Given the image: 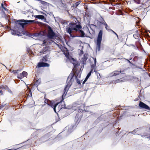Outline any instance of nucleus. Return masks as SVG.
<instances>
[{
  "label": "nucleus",
  "mask_w": 150,
  "mask_h": 150,
  "mask_svg": "<svg viewBox=\"0 0 150 150\" xmlns=\"http://www.w3.org/2000/svg\"><path fill=\"white\" fill-rule=\"evenodd\" d=\"M50 48L48 47H45L40 52V53L43 54H45L46 55L44 57H43V59L40 60L41 62L38 63L37 67L39 68L42 67H48L50 65L48 64L45 62H46L47 61V58L49 57L48 54H50Z\"/></svg>",
  "instance_id": "3"
},
{
  "label": "nucleus",
  "mask_w": 150,
  "mask_h": 150,
  "mask_svg": "<svg viewBox=\"0 0 150 150\" xmlns=\"http://www.w3.org/2000/svg\"><path fill=\"white\" fill-rule=\"evenodd\" d=\"M4 105H1L0 106V109H1L3 108L4 107Z\"/></svg>",
  "instance_id": "36"
},
{
  "label": "nucleus",
  "mask_w": 150,
  "mask_h": 150,
  "mask_svg": "<svg viewBox=\"0 0 150 150\" xmlns=\"http://www.w3.org/2000/svg\"><path fill=\"white\" fill-rule=\"evenodd\" d=\"M36 20H37L36 19H35V20H21L19 21L21 22H19L18 24H16L15 27L18 28V29H20L21 27L22 28H23L25 25L29 23H34Z\"/></svg>",
  "instance_id": "5"
},
{
  "label": "nucleus",
  "mask_w": 150,
  "mask_h": 150,
  "mask_svg": "<svg viewBox=\"0 0 150 150\" xmlns=\"http://www.w3.org/2000/svg\"><path fill=\"white\" fill-rule=\"evenodd\" d=\"M123 71H122V72H123ZM122 72V71L121 70H120V71H114L112 72L111 74H110V76H116L117 75H118L120 73Z\"/></svg>",
  "instance_id": "12"
},
{
  "label": "nucleus",
  "mask_w": 150,
  "mask_h": 150,
  "mask_svg": "<svg viewBox=\"0 0 150 150\" xmlns=\"http://www.w3.org/2000/svg\"><path fill=\"white\" fill-rule=\"evenodd\" d=\"M134 1L135 3L137 4H143L144 2V0H134Z\"/></svg>",
  "instance_id": "16"
},
{
  "label": "nucleus",
  "mask_w": 150,
  "mask_h": 150,
  "mask_svg": "<svg viewBox=\"0 0 150 150\" xmlns=\"http://www.w3.org/2000/svg\"><path fill=\"white\" fill-rule=\"evenodd\" d=\"M59 103H57L55 104L52 102L50 100H49L48 103L47 105L50 106L52 108H53L54 111L56 112V108L58 105Z\"/></svg>",
  "instance_id": "10"
},
{
  "label": "nucleus",
  "mask_w": 150,
  "mask_h": 150,
  "mask_svg": "<svg viewBox=\"0 0 150 150\" xmlns=\"http://www.w3.org/2000/svg\"><path fill=\"white\" fill-rule=\"evenodd\" d=\"M95 71H95V69L92 68L91 71L90 72L92 73L93 72H95Z\"/></svg>",
  "instance_id": "27"
},
{
  "label": "nucleus",
  "mask_w": 150,
  "mask_h": 150,
  "mask_svg": "<svg viewBox=\"0 0 150 150\" xmlns=\"http://www.w3.org/2000/svg\"><path fill=\"white\" fill-rule=\"evenodd\" d=\"M20 70H13V71H12V72L14 74H15L16 73H18V72L19 71H20Z\"/></svg>",
  "instance_id": "25"
},
{
  "label": "nucleus",
  "mask_w": 150,
  "mask_h": 150,
  "mask_svg": "<svg viewBox=\"0 0 150 150\" xmlns=\"http://www.w3.org/2000/svg\"><path fill=\"white\" fill-rule=\"evenodd\" d=\"M64 54L66 57V60L67 62H70L73 65L74 67L73 69V71H75L76 68L79 65L78 62L73 58L69 55V54L68 52H64Z\"/></svg>",
  "instance_id": "4"
},
{
  "label": "nucleus",
  "mask_w": 150,
  "mask_h": 150,
  "mask_svg": "<svg viewBox=\"0 0 150 150\" xmlns=\"http://www.w3.org/2000/svg\"><path fill=\"white\" fill-rule=\"evenodd\" d=\"M0 93L1 95L3 94L2 91L1 90H0Z\"/></svg>",
  "instance_id": "40"
},
{
  "label": "nucleus",
  "mask_w": 150,
  "mask_h": 150,
  "mask_svg": "<svg viewBox=\"0 0 150 150\" xmlns=\"http://www.w3.org/2000/svg\"><path fill=\"white\" fill-rule=\"evenodd\" d=\"M91 73L90 72L87 74L86 78V80H87L89 78L90 76L91 75Z\"/></svg>",
  "instance_id": "21"
},
{
  "label": "nucleus",
  "mask_w": 150,
  "mask_h": 150,
  "mask_svg": "<svg viewBox=\"0 0 150 150\" xmlns=\"http://www.w3.org/2000/svg\"><path fill=\"white\" fill-rule=\"evenodd\" d=\"M127 61H128V62H129L130 64H132V65H133V64H132V62H130V61L129 60H128V59H127Z\"/></svg>",
  "instance_id": "35"
},
{
  "label": "nucleus",
  "mask_w": 150,
  "mask_h": 150,
  "mask_svg": "<svg viewBox=\"0 0 150 150\" xmlns=\"http://www.w3.org/2000/svg\"><path fill=\"white\" fill-rule=\"evenodd\" d=\"M24 1H26V0H24Z\"/></svg>",
  "instance_id": "45"
},
{
  "label": "nucleus",
  "mask_w": 150,
  "mask_h": 150,
  "mask_svg": "<svg viewBox=\"0 0 150 150\" xmlns=\"http://www.w3.org/2000/svg\"><path fill=\"white\" fill-rule=\"evenodd\" d=\"M94 61V64H96V58H93Z\"/></svg>",
  "instance_id": "31"
},
{
  "label": "nucleus",
  "mask_w": 150,
  "mask_h": 150,
  "mask_svg": "<svg viewBox=\"0 0 150 150\" xmlns=\"http://www.w3.org/2000/svg\"><path fill=\"white\" fill-rule=\"evenodd\" d=\"M49 100H48V99H46L44 102H45V103H47V104H48V102L49 101Z\"/></svg>",
  "instance_id": "29"
},
{
  "label": "nucleus",
  "mask_w": 150,
  "mask_h": 150,
  "mask_svg": "<svg viewBox=\"0 0 150 150\" xmlns=\"http://www.w3.org/2000/svg\"><path fill=\"white\" fill-rule=\"evenodd\" d=\"M81 110H82H82H80V112H81Z\"/></svg>",
  "instance_id": "46"
},
{
  "label": "nucleus",
  "mask_w": 150,
  "mask_h": 150,
  "mask_svg": "<svg viewBox=\"0 0 150 150\" xmlns=\"http://www.w3.org/2000/svg\"><path fill=\"white\" fill-rule=\"evenodd\" d=\"M80 47H81V50H80V52L79 54L81 55H82L83 53V52L82 50V49L83 48V47L82 46H80Z\"/></svg>",
  "instance_id": "20"
},
{
  "label": "nucleus",
  "mask_w": 150,
  "mask_h": 150,
  "mask_svg": "<svg viewBox=\"0 0 150 150\" xmlns=\"http://www.w3.org/2000/svg\"><path fill=\"white\" fill-rule=\"evenodd\" d=\"M34 16L37 18L39 19L43 20L44 21L46 20V18L44 16L42 15H34Z\"/></svg>",
  "instance_id": "13"
},
{
  "label": "nucleus",
  "mask_w": 150,
  "mask_h": 150,
  "mask_svg": "<svg viewBox=\"0 0 150 150\" xmlns=\"http://www.w3.org/2000/svg\"><path fill=\"white\" fill-rule=\"evenodd\" d=\"M101 18L102 19V20L101 19L100 20L101 21L100 23L102 24H103L105 25V24L106 23H105V21L103 19V18L102 17H101Z\"/></svg>",
  "instance_id": "19"
},
{
  "label": "nucleus",
  "mask_w": 150,
  "mask_h": 150,
  "mask_svg": "<svg viewBox=\"0 0 150 150\" xmlns=\"http://www.w3.org/2000/svg\"><path fill=\"white\" fill-rule=\"evenodd\" d=\"M1 88L3 89H4L5 90H7V89H8V87L6 85L2 86Z\"/></svg>",
  "instance_id": "22"
},
{
  "label": "nucleus",
  "mask_w": 150,
  "mask_h": 150,
  "mask_svg": "<svg viewBox=\"0 0 150 150\" xmlns=\"http://www.w3.org/2000/svg\"><path fill=\"white\" fill-rule=\"evenodd\" d=\"M3 8L4 10L6 11H8V10L6 8L5 6H4L2 8Z\"/></svg>",
  "instance_id": "30"
},
{
  "label": "nucleus",
  "mask_w": 150,
  "mask_h": 150,
  "mask_svg": "<svg viewBox=\"0 0 150 150\" xmlns=\"http://www.w3.org/2000/svg\"><path fill=\"white\" fill-rule=\"evenodd\" d=\"M96 65V64H93L91 66V68L95 69V68Z\"/></svg>",
  "instance_id": "26"
},
{
  "label": "nucleus",
  "mask_w": 150,
  "mask_h": 150,
  "mask_svg": "<svg viewBox=\"0 0 150 150\" xmlns=\"http://www.w3.org/2000/svg\"><path fill=\"white\" fill-rule=\"evenodd\" d=\"M45 43V42H43V44H44Z\"/></svg>",
  "instance_id": "42"
},
{
  "label": "nucleus",
  "mask_w": 150,
  "mask_h": 150,
  "mask_svg": "<svg viewBox=\"0 0 150 150\" xmlns=\"http://www.w3.org/2000/svg\"><path fill=\"white\" fill-rule=\"evenodd\" d=\"M137 129H134V131L132 132H131V133H134V132L136 131Z\"/></svg>",
  "instance_id": "38"
},
{
  "label": "nucleus",
  "mask_w": 150,
  "mask_h": 150,
  "mask_svg": "<svg viewBox=\"0 0 150 150\" xmlns=\"http://www.w3.org/2000/svg\"><path fill=\"white\" fill-rule=\"evenodd\" d=\"M55 36V33L53 32L51 28L49 26L48 28V38L49 39H53Z\"/></svg>",
  "instance_id": "7"
},
{
  "label": "nucleus",
  "mask_w": 150,
  "mask_h": 150,
  "mask_svg": "<svg viewBox=\"0 0 150 150\" xmlns=\"http://www.w3.org/2000/svg\"><path fill=\"white\" fill-rule=\"evenodd\" d=\"M87 80H86V78L83 81V83L84 84L85 83V82Z\"/></svg>",
  "instance_id": "37"
},
{
  "label": "nucleus",
  "mask_w": 150,
  "mask_h": 150,
  "mask_svg": "<svg viewBox=\"0 0 150 150\" xmlns=\"http://www.w3.org/2000/svg\"><path fill=\"white\" fill-rule=\"evenodd\" d=\"M25 98V101H29V100H32V93L30 90L27 91ZM24 100H25V99Z\"/></svg>",
  "instance_id": "8"
},
{
  "label": "nucleus",
  "mask_w": 150,
  "mask_h": 150,
  "mask_svg": "<svg viewBox=\"0 0 150 150\" xmlns=\"http://www.w3.org/2000/svg\"><path fill=\"white\" fill-rule=\"evenodd\" d=\"M16 149H5V150H15Z\"/></svg>",
  "instance_id": "34"
},
{
  "label": "nucleus",
  "mask_w": 150,
  "mask_h": 150,
  "mask_svg": "<svg viewBox=\"0 0 150 150\" xmlns=\"http://www.w3.org/2000/svg\"><path fill=\"white\" fill-rule=\"evenodd\" d=\"M29 16H29V15H28V16H27V17H28V18L29 17Z\"/></svg>",
  "instance_id": "43"
},
{
  "label": "nucleus",
  "mask_w": 150,
  "mask_h": 150,
  "mask_svg": "<svg viewBox=\"0 0 150 150\" xmlns=\"http://www.w3.org/2000/svg\"><path fill=\"white\" fill-rule=\"evenodd\" d=\"M134 101H137V99H135V100H134Z\"/></svg>",
  "instance_id": "41"
},
{
  "label": "nucleus",
  "mask_w": 150,
  "mask_h": 150,
  "mask_svg": "<svg viewBox=\"0 0 150 150\" xmlns=\"http://www.w3.org/2000/svg\"><path fill=\"white\" fill-rule=\"evenodd\" d=\"M81 2V1H79L76 3L74 5V7L75 8H76Z\"/></svg>",
  "instance_id": "17"
},
{
  "label": "nucleus",
  "mask_w": 150,
  "mask_h": 150,
  "mask_svg": "<svg viewBox=\"0 0 150 150\" xmlns=\"http://www.w3.org/2000/svg\"><path fill=\"white\" fill-rule=\"evenodd\" d=\"M43 35V33L40 32L39 33H34L33 35L34 37H41Z\"/></svg>",
  "instance_id": "15"
},
{
  "label": "nucleus",
  "mask_w": 150,
  "mask_h": 150,
  "mask_svg": "<svg viewBox=\"0 0 150 150\" xmlns=\"http://www.w3.org/2000/svg\"><path fill=\"white\" fill-rule=\"evenodd\" d=\"M1 24V22H0V24Z\"/></svg>",
  "instance_id": "47"
},
{
  "label": "nucleus",
  "mask_w": 150,
  "mask_h": 150,
  "mask_svg": "<svg viewBox=\"0 0 150 150\" xmlns=\"http://www.w3.org/2000/svg\"><path fill=\"white\" fill-rule=\"evenodd\" d=\"M11 32L12 35H15L16 33V31L14 30H11Z\"/></svg>",
  "instance_id": "24"
},
{
  "label": "nucleus",
  "mask_w": 150,
  "mask_h": 150,
  "mask_svg": "<svg viewBox=\"0 0 150 150\" xmlns=\"http://www.w3.org/2000/svg\"><path fill=\"white\" fill-rule=\"evenodd\" d=\"M68 13H69V16H70V14L69 13V12H68Z\"/></svg>",
  "instance_id": "44"
},
{
  "label": "nucleus",
  "mask_w": 150,
  "mask_h": 150,
  "mask_svg": "<svg viewBox=\"0 0 150 150\" xmlns=\"http://www.w3.org/2000/svg\"><path fill=\"white\" fill-rule=\"evenodd\" d=\"M28 75L27 72L23 71L22 73H21L20 74L18 75L17 77L18 79H21L24 77H25Z\"/></svg>",
  "instance_id": "11"
},
{
  "label": "nucleus",
  "mask_w": 150,
  "mask_h": 150,
  "mask_svg": "<svg viewBox=\"0 0 150 150\" xmlns=\"http://www.w3.org/2000/svg\"><path fill=\"white\" fill-rule=\"evenodd\" d=\"M41 3L42 4H43L44 5H47L48 3L44 1H41Z\"/></svg>",
  "instance_id": "23"
},
{
  "label": "nucleus",
  "mask_w": 150,
  "mask_h": 150,
  "mask_svg": "<svg viewBox=\"0 0 150 150\" xmlns=\"http://www.w3.org/2000/svg\"><path fill=\"white\" fill-rule=\"evenodd\" d=\"M87 57L85 54H84L83 57L82 58V61H81V63L83 64H85L87 60Z\"/></svg>",
  "instance_id": "14"
},
{
  "label": "nucleus",
  "mask_w": 150,
  "mask_h": 150,
  "mask_svg": "<svg viewBox=\"0 0 150 150\" xmlns=\"http://www.w3.org/2000/svg\"><path fill=\"white\" fill-rule=\"evenodd\" d=\"M7 90H8V92H10V93H12V92H11V90H10V89L8 88V89H7Z\"/></svg>",
  "instance_id": "32"
},
{
  "label": "nucleus",
  "mask_w": 150,
  "mask_h": 150,
  "mask_svg": "<svg viewBox=\"0 0 150 150\" xmlns=\"http://www.w3.org/2000/svg\"><path fill=\"white\" fill-rule=\"evenodd\" d=\"M103 31L101 30L100 31L97 36L96 42V49L98 51L100 50L101 43L102 40Z\"/></svg>",
  "instance_id": "6"
},
{
  "label": "nucleus",
  "mask_w": 150,
  "mask_h": 150,
  "mask_svg": "<svg viewBox=\"0 0 150 150\" xmlns=\"http://www.w3.org/2000/svg\"><path fill=\"white\" fill-rule=\"evenodd\" d=\"M37 81V83H40L41 82V80L40 79H39Z\"/></svg>",
  "instance_id": "33"
},
{
  "label": "nucleus",
  "mask_w": 150,
  "mask_h": 150,
  "mask_svg": "<svg viewBox=\"0 0 150 150\" xmlns=\"http://www.w3.org/2000/svg\"><path fill=\"white\" fill-rule=\"evenodd\" d=\"M139 106L140 107L147 110H150V108L147 105L142 102L140 101L139 104Z\"/></svg>",
  "instance_id": "9"
},
{
  "label": "nucleus",
  "mask_w": 150,
  "mask_h": 150,
  "mask_svg": "<svg viewBox=\"0 0 150 150\" xmlns=\"http://www.w3.org/2000/svg\"><path fill=\"white\" fill-rule=\"evenodd\" d=\"M81 73L79 71H75L74 74L71 73L67 78V85L65 86L64 90V94L62 96H65L66 95L69 87L72 84V82L74 81V78H75L77 83L80 84H81L80 79Z\"/></svg>",
  "instance_id": "2"
},
{
  "label": "nucleus",
  "mask_w": 150,
  "mask_h": 150,
  "mask_svg": "<svg viewBox=\"0 0 150 150\" xmlns=\"http://www.w3.org/2000/svg\"><path fill=\"white\" fill-rule=\"evenodd\" d=\"M9 71H11V70H9Z\"/></svg>",
  "instance_id": "48"
},
{
  "label": "nucleus",
  "mask_w": 150,
  "mask_h": 150,
  "mask_svg": "<svg viewBox=\"0 0 150 150\" xmlns=\"http://www.w3.org/2000/svg\"><path fill=\"white\" fill-rule=\"evenodd\" d=\"M105 29L106 30H111V29H110V27H109L108 26V25H107V23L105 24Z\"/></svg>",
  "instance_id": "18"
},
{
  "label": "nucleus",
  "mask_w": 150,
  "mask_h": 150,
  "mask_svg": "<svg viewBox=\"0 0 150 150\" xmlns=\"http://www.w3.org/2000/svg\"><path fill=\"white\" fill-rule=\"evenodd\" d=\"M81 26L79 24H76L74 23H70L66 28L67 32L69 33L70 36L72 37H74L75 36L73 35L72 33H75L77 35L76 36L84 37L85 33L84 32L81 30Z\"/></svg>",
  "instance_id": "1"
},
{
  "label": "nucleus",
  "mask_w": 150,
  "mask_h": 150,
  "mask_svg": "<svg viewBox=\"0 0 150 150\" xmlns=\"http://www.w3.org/2000/svg\"><path fill=\"white\" fill-rule=\"evenodd\" d=\"M110 30L114 34H115L116 36L117 37V38H118V35L115 33V32L114 31H113L112 30Z\"/></svg>",
  "instance_id": "28"
},
{
  "label": "nucleus",
  "mask_w": 150,
  "mask_h": 150,
  "mask_svg": "<svg viewBox=\"0 0 150 150\" xmlns=\"http://www.w3.org/2000/svg\"><path fill=\"white\" fill-rule=\"evenodd\" d=\"M1 7H2V8L4 6V4H3V3L1 4Z\"/></svg>",
  "instance_id": "39"
}]
</instances>
